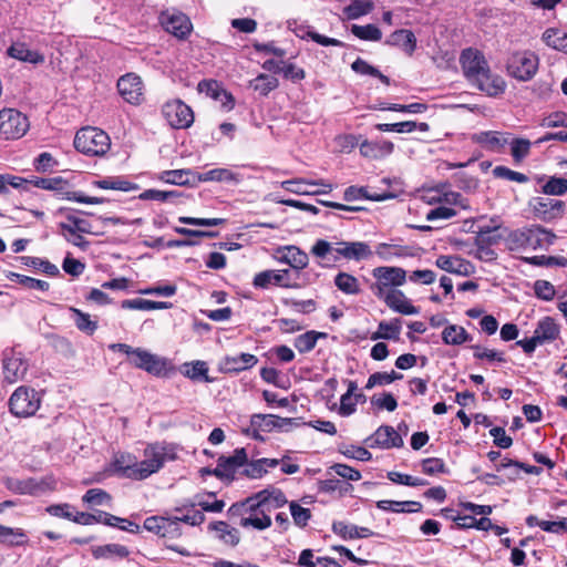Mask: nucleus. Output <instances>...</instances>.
I'll list each match as a JSON object with an SVG mask.
<instances>
[{
    "mask_svg": "<svg viewBox=\"0 0 567 567\" xmlns=\"http://www.w3.org/2000/svg\"><path fill=\"white\" fill-rule=\"evenodd\" d=\"M460 62L466 80L477 90L489 96H496L505 91V81L491 72L484 54L478 50H463Z\"/></svg>",
    "mask_w": 567,
    "mask_h": 567,
    "instance_id": "obj_1",
    "label": "nucleus"
},
{
    "mask_svg": "<svg viewBox=\"0 0 567 567\" xmlns=\"http://www.w3.org/2000/svg\"><path fill=\"white\" fill-rule=\"evenodd\" d=\"M269 496V489L260 491L240 504H233L228 513L230 515L243 514L239 522L241 527L264 530L271 526Z\"/></svg>",
    "mask_w": 567,
    "mask_h": 567,
    "instance_id": "obj_2",
    "label": "nucleus"
},
{
    "mask_svg": "<svg viewBox=\"0 0 567 567\" xmlns=\"http://www.w3.org/2000/svg\"><path fill=\"white\" fill-rule=\"evenodd\" d=\"M336 252L333 260L340 257L347 260L360 261L369 259L373 252L370 246L363 241H327L318 239L311 248V254L318 258L324 259L329 254Z\"/></svg>",
    "mask_w": 567,
    "mask_h": 567,
    "instance_id": "obj_3",
    "label": "nucleus"
},
{
    "mask_svg": "<svg viewBox=\"0 0 567 567\" xmlns=\"http://www.w3.org/2000/svg\"><path fill=\"white\" fill-rule=\"evenodd\" d=\"M173 449L164 443L150 444L144 450V460L135 461V472L131 480L142 481L158 472L168 460H174Z\"/></svg>",
    "mask_w": 567,
    "mask_h": 567,
    "instance_id": "obj_4",
    "label": "nucleus"
},
{
    "mask_svg": "<svg viewBox=\"0 0 567 567\" xmlns=\"http://www.w3.org/2000/svg\"><path fill=\"white\" fill-rule=\"evenodd\" d=\"M111 146L109 135L97 127H83L75 134L74 147L89 156H102Z\"/></svg>",
    "mask_w": 567,
    "mask_h": 567,
    "instance_id": "obj_5",
    "label": "nucleus"
},
{
    "mask_svg": "<svg viewBox=\"0 0 567 567\" xmlns=\"http://www.w3.org/2000/svg\"><path fill=\"white\" fill-rule=\"evenodd\" d=\"M372 277L375 279L370 289L377 298H380L396 287L403 286L406 281V271L400 267L380 266L372 270Z\"/></svg>",
    "mask_w": 567,
    "mask_h": 567,
    "instance_id": "obj_6",
    "label": "nucleus"
},
{
    "mask_svg": "<svg viewBox=\"0 0 567 567\" xmlns=\"http://www.w3.org/2000/svg\"><path fill=\"white\" fill-rule=\"evenodd\" d=\"M40 403L41 399L34 389L19 386L9 399V409L17 416L28 417L39 410Z\"/></svg>",
    "mask_w": 567,
    "mask_h": 567,
    "instance_id": "obj_7",
    "label": "nucleus"
},
{
    "mask_svg": "<svg viewBox=\"0 0 567 567\" xmlns=\"http://www.w3.org/2000/svg\"><path fill=\"white\" fill-rule=\"evenodd\" d=\"M538 56L532 51L514 52L507 61L508 74L519 81H529L538 70Z\"/></svg>",
    "mask_w": 567,
    "mask_h": 567,
    "instance_id": "obj_8",
    "label": "nucleus"
},
{
    "mask_svg": "<svg viewBox=\"0 0 567 567\" xmlns=\"http://www.w3.org/2000/svg\"><path fill=\"white\" fill-rule=\"evenodd\" d=\"M30 127L28 117L16 109L0 111V136L4 140H18L25 135Z\"/></svg>",
    "mask_w": 567,
    "mask_h": 567,
    "instance_id": "obj_9",
    "label": "nucleus"
},
{
    "mask_svg": "<svg viewBox=\"0 0 567 567\" xmlns=\"http://www.w3.org/2000/svg\"><path fill=\"white\" fill-rule=\"evenodd\" d=\"M33 185L41 189L56 190L60 194L64 195L66 199L74 200L83 204H102L104 203V198L102 197H90L84 196L80 193L69 192L68 190V182L62 177H47V178H35L31 181Z\"/></svg>",
    "mask_w": 567,
    "mask_h": 567,
    "instance_id": "obj_10",
    "label": "nucleus"
},
{
    "mask_svg": "<svg viewBox=\"0 0 567 567\" xmlns=\"http://www.w3.org/2000/svg\"><path fill=\"white\" fill-rule=\"evenodd\" d=\"M163 116L174 128H187L194 122L192 109L181 100L168 101L163 105Z\"/></svg>",
    "mask_w": 567,
    "mask_h": 567,
    "instance_id": "obj_11",
    "label": "nucleus"
},
{
    "mask_svg": "<svg viewBox=\"0 0 567 567\" xmlns=\"http://www.w3.org/2000/svg\"><path fill=\"white\" fill-rule=\"evenodd\" d=\"M130 364L151 374L163 375L167 371L168 361L144 349L136 348L135 355L130 358Z\"/></svg>",
    "mask_w": 567,
    "mask_h": 567,
    "instance_id": "obj_12",
    "label": "nucleus"
},
{
    "mask_svg": "<svg viewBox=\"0 0 567 567\" xmlns=\"http://www.w3.org/2000/svg\"><path fill=\"white\" fill-rule=\"evenodd\" d=\"M534 214L543 220H551L561 217L565 212V203L547 197H535L530 200Z\"/></svg>",
    "mask_w": 567,
    "mask_h": 567,
    "instance_id": "obj_13",
    "label": "nucleus"
},
{
    "mask_svg": "<svg viewBox=\"0 0 567 567\" xmlns=\"http://www.w3.org/2000/svg\"><path fill=\"white\" fill-rule=\"evenodd\" d=\"M161 23L167 32L181 40L186 39L193 28L188 17L182 12L162 13Z\"/></svg>",
    "mask_w": 567,
    "mask_h": 567,
    "instance_id": "obj_14",
    "label": "nucleus"
},
{
    "mask_svg": "<svg viewBox=\"0 0 567 567\" xmlns=\"http://www.w3.org/2000/svg\"><path fill=\"white\" fill-rule=\"evenodd\" d=\"M247 463V453L245 449H236L231 456H220L217 466L213 470V475L219 478H230L238 467Z\"/></svg>",
    "mask_w": 567,
    "mask_h": 567,
    "instance_id": "obj_15",
    "label": "nucleus"
},
{
    "mask_svg": "<svg viewBox=\"0 0 567 567\" xmlns=\"http://www.w3.org/2000/svg\"><path fill=\"white\" fill-rule=\"evenodd\" d=\"M117 90L122 97L131 103L138 104L142 101L143 83L140 76L127 73L117 81Z\"/></svg>",
    "mask_w": 567,
    "mask_h": 567,
    "instance_id": "obj_16",
    "label": "nucleus"
},
{
    "mask_svg": "<svg viewBox=\"0 0 567 567\" xmlns=\"http://www.w3.org/2000/svg\"><path fill=\"white\" fill-rule=\"evenodd\" d=\"M258 358L250 353H239L237 355H226L219 363L218 369L223 373H239L255 367Z\"/></svg>",
    "mask_w": 567,
    "mask_h": 567,
    "instance_id": "obj_17",
    "label": "nucleus"
},
{
    "mask_svg": "<svg viewBox=\"0 0 567 567\" xmlns=\"http://www.w3.org/2000/svg\"><path fill=\"white\" fill-rule=\"evenodd\" d=\"M257 288H268L269 285H275L284 288H292L296 285L290 282V271L288 269L280 270H265L258 272L252 281Z\"/></svg>",
    "mask_w": 567,
    "mask_h": 567,
    "instance_id": "obj_18",
    "label": "nucleus"
},
{
    "mask_svg": "<svg viewBox=\"0 0 567 567\" xmlns=\"http://www.w3.org/2000/svg\"><path fill=\"white\" fill-rule=\"evenodd\" d=\"M526 228V243L527 248L536 249H545L553 245L556 236L548 229L538 226L532 225Z\"/></svg>",
    "mask_w": 567,
    "mask_h": 567,
    "instance_id": "obj_19",
    "label": "nucleus"
},
{
    "mask_svg": "<svg viewBox=\"0 0 567 567\" xmlns=\"http://www.w3.org/2000/svg\"><path fill=\"white\" fill-rule=\"evenodd\" d=\"M379 299L383 300L390 309L401 315H417L420 312L419 308L410 302L403 291L398 289L390 291Z\"/></svg>",
    "mask_w": 567,
    "mask_h": 567,
    "instance_id": "obj_20",
    "label": "nucleus"
},
{
    "mask_svg": "<svg viewBox=\"0 0 567 567\" xmlns=\"http://www.w3.org/2000/svg\"><path fill=\"white\" fill-rule=\"evenodd\" d=\"M28 371V363L14 354L6 355L3 359V378L9 383H16L24 379Z\"/></svg>",
    "mask_w": 567,
    "mask_h": 567,
    "instance_id": "obj_21",
    "label": "nucleus"
},
{
    "mask_svg": "<svg viewBox=\"0 0 567 567\" xmlns=\"http://www.w3.org/2000/svg\"><path fill=\"white\" fill-rule=\"evenodd\" d=\"M198 91L205 93L212 99L219 101L223 106L227 109L234 107V97L230 93L225 91L220 84L215 80H204L198 83Z\"/></svg>",
    "mask_w": 567,
    "mask_h": 567,
    "instance_id": "obj_22",
    "label": "nucleus"
},
{
    "mask_svg": "<svg viewBox=\"0 0 567 567\" xmlns=\"http://www.w3.org/2000/svg\"><path fill=\"white\" fill-rule=\"evenodd\" d=\"M373 443L370 445L380 446L382 449L401 447L403 446V439L390 425H381L372 436Z\"/></svg>",
    "mask_w": 567,
    "mask_h": 567,
    "instance_id": "obj_23",
    "label": "nucleus"
},
{
    "mask_svg": "<svg viewBox=\"0 0 567 567\" xmlns=\"http://www.w3.org/2000/svg\"><path fill=\"white\" fill-rule=\"evenodd\" d=\"M196 185L202 182H225L231 184H238L241 178L240 175L228 169V168H214L205 173H196L194 175Z\"/></svg>",
    "mask_w": 567,
    "mask_h": 567,
    "instance_id": "obj_24",
    "label": "nucleus"
},
{
    "mask_svg": "<svg viewBox=\"0 0 567 567\" xmlns=\"http://www.w3.org/2000/svg\"><path fill=\"white\" fill-rule=\"evenodd\" d=\"M385 43L402 49L409 56H411L416 49V38L414 33L408 29L392 32Z\"/></svg>",
    "mask_w": 567,
    "mask_h": 567,
    "instance_id": "obj_25",
    "label": "nucleus"
},
{
    "mask_svg": "<svg viewBox=\"0 0 567 567\" xmlns=\"http://www.w3.org/2000/svg\"><path fill=\"white\" fill-rule=\"evenodd\" d=\"M394 150V145L390 141H364L360 144V153L362 156L379 159L390 155Z\"/></svg>",
    "mask_w": 567,
    "mask_h": 567,
    "instance_id": "obj_26",
    "label": "nucleus"
},
{
    "mask_svg": "<svg viewBox=\"0 0 567 567\" xmlns=\"http://www.w3.org/2000/svg\"><path fill=\"white\" fill-rule=\"evenodd\" d=\"M435 265L447 272L467 276L471 264L458 256L441 255L436 258Z\"/></svg>",
    "mask_w": 567,
    "mask_h": 567,
    "instance_id": "obj_27",
    "label": "nucleus"
},
{
    "mask_svg": "<svg viewBox=\"0 0 567 567\" xmlns=\"http://www.w3.org/2000/svg\"><path fill=\"white\" fill-rule=\"evenodd\" d=\"M194 175L196 172L192 169H172V171H163L157 175V178L166 184L173 185H189L195 186L196 181L194 179Z\"/></svg>",
    "mask_w": 567,
    "mask_h": 567,
    "instance_id": "obj_28",
    "label": "nucleus"
},
{
    "mask_svg": "<svg viewBox=\"0 0 567 567\" xmlns=\"http://www.w3.org/2000/svg\"><path fill=\"white\" fill-rule=\"evenodd\" d=\"M179 372L192 381L213 382L208 377V364L202 360L185 362L179 367Z\"/></svg>",
    "mask_w": 567,
    "mask_h": 567,
    "instance_id": "obj_29",
    "label": "nucleus"
},
{
    "mask_svg": "<svg viewBox=\"0 0 567 567\" xmlns=\"http://www.w3.org/2000/svg\"><path fill=\"white\" fill-rule=\"evenodd\" d=\"M332 530L344 539L368 538L374 535V533L367 527H359L344 522H334L332 524Z\"/></svg>",
    "mask_w": 567,
    "mask_h": 567,
    "instance_id": "obj_30",
    "label": "nucleus"
},
{
    "mask_svg": "<svg viewBox=\"0 0 567 567\" xmlns=\"http://www.w3.org/2000/svg\"><path fill=\"white\" fill-rule=\"evenodd\" d=\"M208 529L215 532L216 537L226 545L236 546L240 540L239 530L226 522H215L208 526Z\"/></svg>",
    "mask_w": 567,
    "mask_h": 567,
    "instance_id": "obj_31",
    "label": "nucleus"
},
{
    "mask_svg": "<svg viewBox=\"0 0 567 567\" xmlns=\"http://www.w3.org/2000/svg\"><path fill=\"white\" fill-rule=\"evenodd\" d=\"M285 254L279 258L280 262L287 264L297 270H301L308 266V255L296 246H287L284 248Z\"/></svg>",
    "mask_w": 567,
    "mask_h": 567,
    "instance_id": "obj_32",
    "label": "nucleus"
},
{
    "mask_svg": "<svg viewBox=\"0 0 567 567\" xmlns=\"http://www.w3.org/2000/svg\"><path fill=\"white\" fill-rule=\"evenodd\" d=\"M8 54L17 60L39 64L44 61V56L38 51L30 50L24 43H13L8 49Z\"/></svg>",
    "mask_w": 567,
    "mask_h": 567,
    "instance_id": "obj_33",
    "label": "nucleus"
},
{
    "mask_svg": "<svg viewBox=\"0 0 567 567\" xmlns=\"http://www.w3.org/2000/svg\"><path fill=\"white\" fill-rule=\"evenodd\" d=\"M334 286L346 295H359L361 292L360 282L357 277L349 272L340 271L334 277Z\"/></svg>",
    "mask_w": 567,
    "mask_h": 567,
    "instance_id": "obj_34",
    "label": "nucleus"
},
{
    "mask_svg": "<svg viewBox=\"0 0 567 567\" xmlns=\"http://www.w3.org/2000/svg\"><path fill=\"white\" fill-rule=\"evenodd\" d=\"M401 319L394 318L391 321H381L378 327V331L374 332L371 337L372 340L378 339H388V340H399L401 332Z\"/></svg>",
    "mask_w": 567,
    "mask_h": 567,
    "instance_id": "obj_35",
    "label": "nucleus"
},
{
    "mask_svg": "<svg viewBox=\"0 0 567 567\" xmlns=\"http://www.w3.org/2000/svg\"><path fill=\"white\" fill-rule=\"evenodd\" d=\"M558 333L559 330L557 324L549 317H546L543 320H540L534 331L535 339H537L540 344L546 341L555 340Z\"/></svg>",
    "mask_w": 567,
    "mask_h": 567,
    "instance_id": "obj_36",
    "label": "nucleus"
},
{
    "mask_svg": "<svg viewBox=\"0 0 567 567\" xmlns=\"http://www.w3.org/2000/svg\"><path fill=\"white\" fill-rule=\"evenodd\" d=\"M392 197L388 194H370L367 187L349 186L343 193V199L346 202H353L358 199H369L374 202H382L386 198Z\"/></svg>",
    "mask_w": 567,
    "mask_h": 567,
    "instance_id": "obj_37",
    "label": "nucleus"
},
{
    "mask_svg": "<svg viewBox=\"0 0 567 567\" xmlns=\"http://www.w3.org/2000/svg\"><path fill=\"white\" fill-rule=\"evenodd\" d=\"M543 41L554 50L567 54V32L550 28L543 33Z\"/></svg>",
    "mask_w": 567,
    "mask_h": 567,
    "instance_id": "obj_38",
    "label": "nucleus"
},
{
    "mask_svg": "<svg viewBox=\"0 0 567 567\" xmlns=\"http://www.w3.org/2000/svg\"><path fill=\"white\" fill-rule=\"evenodd\" d=\"M442 340L445 344L460 346L471 340L467 331L457 324H450L442 331Z\"/></svg>",
    "mask_w": 567,
    "mask_h": 567,
    "instance_id": "obj_39",
    "label": "nucleus"
},
{
    "mask_svg": "<svg viewBox=\"0 0 567 567\" xmlns=\"http://www.w3.org/2000/svg\"><path fill=\"white\" fill-rule=\"evenodd\" d=\"M136 457L130 453H122L115 456L113 461L114 472L125 478H131V473L135 472Z\"/></svg>",
    "mask_w": 567,
    "mask_h": 567,
    "instance_id": "obj_40",
    "label": "nucleus"
},
{
    "mask_svg": "<svg viewBox=\"0 0 567 567\" xmlns=\"http://www.w3.org/2000/svg\"><path fill=\"white\" fill-rule=\"evenodd\" d=\"M327 337L328 334L326 332H318L315 330L307 331L295 339V348L300 353L310 352L316 347L319 339H324Z\"/></svg>",
    "mask_w": 567,
    "mask_h": 567,
    "instance_id": "obj_41",
    "label": "nucleus"
},
{
    "mask_svg": "<svg viewBox=\"0 0 567 567\" xmlns=\"http://www.w3.org/2000/svg\"><path fill=\"white\" fill-rule=\"evenodd\" d=\"M54 488L55 482L51 477H44L41 480L30 477L25 480L27 495L39 496L49 491H53Z\"/></svg>",
    "mask_w": 567,
    "mask_h": 567,
    "instance_id": "obj_42",
    "label": "nucleus"
},
{
    "mask_svg": "<svg viewBox=\"0 0 567 567\" xmlns=\"http://www.w3.org/2000/svg\"><path fill=\"white\" fill-rule=\"evenodd\" d=\"M121 307L123 309L148 311V310H156V309H166L169 306L167 302L136 298V299L123 300L121 303Z\"/></svg>",
    "mask_w": 567,
    "mask_h": 567,
    "instance_id": "obj_43",
    "label": "nucleus"
},
{
    "mask_svg": "<svg viewBox=\"0 0 567 567\" xmlns=\"http://www.w3.org/2000/svg\"><path fill=\"white\" fill-rule=\"evenodd\" d=\"M72 319L76 328L87 334H93L97 329V322L91 319L89 313H85L74 307L70 308Z\"/></svg>",
    "mask_w": 567,
    "mask_h": 567,
    "instance_id": "obj_44",
    "label": "nucleus"
},
{
    "mask_svg": "<svg viewBox=\"0 0 567 567\" xmlns=\"http://www.w3.org/2000/svg\"><path fill=\"white\" fill-rule=\"evenodd\" d=\"M27 542V535L21 528L0 525V543L8 546H20Z\"/></svg>",
    "mask_w": 567,
    "mask_h": 567,
    "instance_id": "obj_45",
    "label": "nucleus"
},
{
    "mask_svg": "<svg viewBox=\"0 0 567 567\" xmlns=\"http://www.w3.org/2000/svg\"><path fill=\"white\" fill-rule=\"evenodd\" d=\"M66 220L68 223L60 224V228L63 230V233H68L70 235H76V233L94 234L91 224L85 219L75 216H68Z\"/></svg>",
    "mask_w": 567,
    "mask_h": 567,
    "instance_id": "obj_46",
    "label": "nucleus"
},
{
    "mask_svg": "<svg viewBox=\"0 0 567 567\" xmlns=\"http://www.w3.org/2000/svg\"><path fill=\"white\" fill-rule=\"evenodd\" d=\"M92 555L97 559L112 557L124 558L128 555V550L125 546L120 544H107L93 548Z\"/></svg>",
    "mask_w": 567,
    "mask_h": 567,
    "instance_id": "obj_47",
    "label": "nucleus"
},
{
    "mask_svg": "<svg viewBox=\"0 0 567 567\" xmlns=\"http://www.w3.org/2000/svg\"><path fill=\"white\" fill-rule=\"evenodd\" d=\"M523 260L526 264L538 266V267H565L567 265V259L563 256H533V257H524Z\"/></svg>",
    "mask_w": 567,
    "mask_h": 567,
    "instance_id": "obj_48",
    "label": "nucleus"
},
{
    "mask_svg": "<svg viewBox=\"0 0 567 567\" xmlns=\"http://www.w3.org/2000/svg\"><path fill=\"white\" fill-rule=\"evenodd\" d=\"M252 89L262 95H267L269 92L275 90L278 85V79L269 74H259L256 79L250 82Z\"/></svg>",
    "mask_w": 567,
    "mask_h": 567,
    "instance_id": "obj_49",
    "label": "nucleus"
},
{
    "mask_svg": "<svg viewBox=\"0 0 567 567\" xmlns=\"http://www.w3.org/2000/svg\"><path fill=\"white\" fill-rule=\"evenodd\" d=\"M20 259L23 265L40 269L49 276H56L60 274L59 268L55 265L51 264L49 260L31 256H23Z\"/></svg>",
    "mask_w": 567,
    "mask_h": 567,
    "instance_id": "obj_50",
    "label": "nucleus"
},
{
    "mask_svg": "<svg viewBox=\"0 0 567 567\" xmlns=\"http://www.w3.org/2000/svg\"><path fill=\"white\" fill-rule=\"evenodd\" d=\"M542 193L551 196H563L567 194V179L557 176L549 177L542 186Z\"/></svg>",
    "mask_w": 567,
    "mask_h": 567,
    "instance_id": "obj_51",
    "label": "nucleus"
},
{
    "mask_svg": "<svg viewBox=\"0 0 567 567\" xmlns=\"http://www.w3.org/2000/svg\"><path fill=\"white\" fill-rule=\"evenodd\" d=\"M351 32L361 40L379 41L382 37L381 30L374 24L358 25L352 24Z\"/></svg>",
    "mask_w": 567,
    "mask_h": 567,
    "instance_id": "obj_52",
    "label": "nucleus"
},
{
    "mask_svg": "<svg viewBox=\"0 0 567 567\" xmlns=\"http://www.w3.org/2000/svg\"><path fill=\"white\" fill-rule=\"evenodd\" d=\"M82 501L91 506L110 505L111 495L101 488H91L82 497Z\"/></svg>",
    "mask_w": 567,
    "mask_h": 567,
    "instance_id": "obj_53",
    "label": "nucleus"
},
{
    "mask_svg": "<svg viewBox=\"0 0 567 567\" xmlns=\"http://www.w3.org/2000/svg\"><path fill=\"white\" fill-rule=\"evenodd\" d=\"M372 8L373 3L369 0H354L344 9V12L349 19H358L368 14Z\"/></svg>",
    "mask_w": 567,
    "mask_h": 567,
    "instance_id": "obj_54",
    "label": "nucleus"
},
{
    "mask_svg": "<svg viewBox=\"0 0 567 567\" xmlns=\"http://www.w3.org/2000/svg\"><path fill=\"white\" fill-rule=\"evenodd\" d=\"M8 278L10 279H13L16 278V280L22 285L23 287L28 288V289H34V290H41V291H47L49 290L50 288V285L48 281H44V280H40V279H35V278H32V277H28V276H24V275H20V274H16V272H11Z\"/></svg>",
    "mask_w": 567,
    "mask_h": 567,
    "instance_id": "obj_55",
    "label": "nucleus"
},
{
    "mask_svg": "<svg viewBox=\"0 0 567 567\" xmlns=\"http://www.w3.org/2000/svg\"><path fill=\"white\" fill-rule=\"evenodd\" d=\"M93 184L102 189L130 192L135 188L131 182L117 177L95 181Z\"/></svg>",
    "mask_w": 567,
    "mask_h": 567,
    "instance_id": "obj_56",
    "label": "nucleus"
},
{
    "mask_svg": "<svg viewBox=\"0 0 567 567\" xmlns=\"http://www.w3.org/2000/svg\"><path fill=\"white\" fill-rule=\"evenodd\" d=\"M476 141L489 150H496L506 144V140H502L497 132H481L475 136Z\"/></svg>",
    "mask_w": 567,
    "mask_h": 567,
    "instance_id": "obj_57",
    "label": "nucleus"
},
{
    "mask_svg": "<svg viewBox=\"0 0 567 567\" xmlns=\"http://www.w3.org/2000/svg\"><path fill=\"white\" fill-rule=\"evenodd\" d=\"M276 415L275 414H254L250 419V425L252 429L260 430L264 432H271L276 429Z\"/></svg>",
    "mask_w": 567,
    "mask_h": 567,
    "instance_id": "obj_58",
    "label": "nucleus"
},
{
    "mask_svg": "<svg viewBox=\"0 0 567 567\" xmlns=\"http://www.w3.org/2000/svg\"><path fill=\"white\" fill-rule=\"evenodd\" d=\"M179 196L181 194L176 190L146 189L140 194L138 198L142 200L167 202Z\"/></svg>",
    "mask_w": 567,
    "mask_h": 567,
    "instance_id": "obj_59",
    "label": "nucleus"
},
{
    "mask_svg": "<svg viewBox=\"0 0 567 567\" xmlns=\"http://www.w3.org/2000/svg\"><path fill=\"white\" fill-rule=\"evenodd\" d=\"M526 234L527 233H526L525 227L520 228V229L513 230L506 239V245H507L508 249L512 251L519 250V249H526L527 248Z\"/></svg>",
    "mask_w": 567,
    "mask_h": 567,
    "instance_id": "obj_60",
    "label": "nucleus"
},
{
    "mask_svg": "<svg viewBox=\"0 0 567 567\" xmlns=\"http://www.w3.org/2000/svg\"><path fill=\"white\" fill-rule=\"evenodd\" d=\"M377 255L383 260H391L393 257L406 256L405 248L390 244H379L375 250Z\"/></svg>",
    "mask_w": 567,
    "mask_h": 567,
    "instance_id": "obj_61",
    "label": "nucleus"
},
{
    "mask_svg": "<svg viewBox=\"0 0 567 567\" xmlns=\"http://www.w3.org/2000/svg\"><path fill=\"white\" fill-rule=\"evenodd\" d=\"M181 535L182 529L178 522L174 520L173 517H165L159 536L166 540H174L181 537Z\"/></svg>",
    "mask_w": 567,
    "mask_h": 567,
    "instance_id": "obj_62",
    "label": "nucleus"
},
{
    "mask_svg": "<svg viewBox=\"0 0 567 567\" xmlns=\"http://www.w3.org/2000/svg\"><path fill=\"white\" fill-rule=\"evenodd\" d=\"M340 453H342L348 458L358 460L361 462H368L372 458L371 452L367 449L355 445L343 446L339 449Z\"/></svg>",
    "mask_w": 567,
    "mask_h": 567,
    "instance_id": "obj_63",
    "label": "nucleus"
},
{
    "mask_svg": "<svg viewBox=\"0 0 567 567\" xmlns=\"http://www.w3.org/2000/svg\"><path fill=\"white\" fill-rule=\"evenodd\" d=\"M530 142L526 138H515L511 144V153L515 162L523 161L530 150Z\"/></svg>",
    "mask_w": 567,
    "mask_h": 567,
    "instance_id": "obj_64",
    "label": "nucleus"
}]
</instances>
